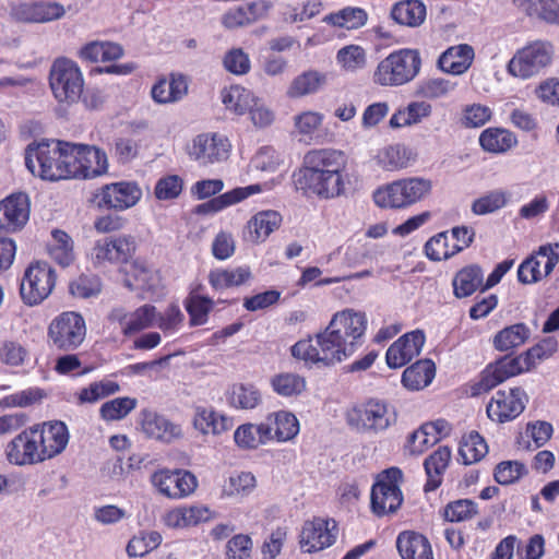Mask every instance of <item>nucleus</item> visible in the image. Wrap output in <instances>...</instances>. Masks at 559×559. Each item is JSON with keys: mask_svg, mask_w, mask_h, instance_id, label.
<instances>
[{"mask_svg": "<svg viewBox=\"0 0 559 559\" xmlns=\"http://www.w3.org/2000/svg\"><path fill=\"white\" fill-rule=\"evenodd\" d=\"M140 144L136 140L127 136H118L114 140L110 154L118 164H128L139 155Z\"/></svg>", "mask_w": 559, "mask_h": 559, "instance_id": "60", "label": "nucleus"}, {"mask_svg": "<svg viewBox=\"0 0 559 559\" xmlns=\"http://www.w3.org/2000/svg\"><path fill=\"white\" fill-rule=\"evenodd\" d=\"M421 58L416 49L401 48L382 59L372 74L374 84L384 87L402 86L412 82L419 73Z\"/></svg>", "mask_w": 559, "mask_h": 559, "instance_id": "6", "label": "nucleus"}, {"mask_svg": "<svg viewBox=\"0 0 559 559\" xmlns=\"http://www.w3.org/2000/svg\"><path fill=\"white\" fill-rule=\"evenodd\" d=\"M142 194L136 181L121 180L98 188L93 194V201L98 210L122 212L135 206Z\"/></svg>", "mask_w": 559, "mask_h": 559, "instance_id": "11", "label": "nucleus"}, {"mask_svg": "<svg viewBox=\"0 0 559 559\" xmlns=\"http://www.w3.org/2000/svg\"><path fill=\"white\" fill-rule=\"evenodd\" d=\"M484 272L478 264H469L459 270L453 280V294L456 298H466L477 290L481 292Z\"/></svg>", "mask_w": 559, "mask_h": 559, "instance_id": "32", "label": "nucleus"}, {"mask_svg": "<svg viewBox=\"0 0 559 559\" xmlns=\"http://www.w3.org/2000/svg\"><path fill=\"white\" fill-rule=\"evenodd\" d=\"M526 402L527 396L520 388L499 390L487 405V415L493 421L506 423L516 418L524 411Z\"/></svg>", "mask_w": 559, "mask_h": 559, "instance_id": "17", "label": "nucleus"}, {"mask_svg": "<svg viewBox=\"0 0 559 559\" xmlns=\"http://www.w3.org/2000/svg\"><path fill=\"white\" fill-rule=\"evenodd\" d=\"M335 540V534L329 527V522L314 519L304 524L300 534V546L305 552H316L331 546Z\"/></svg>", "mask_w": 559, "mask_h": 559, "instance_id": "26", "label": "nucleus"}, {"mask_svg": "<svg viewBox=\"0 0 559 559\" xmlns=\"http://www.w3.org/2000/svg\"><path fill=\"white\" fill-rule=\"evenodd\" d=\"M48 335L60 348H76L85 338L86 325L83 317L73 311H66L56 317L48 328Z\"/></svg>", "mask_w": 559, "mask_h": 559, "instance_id": "14", "label": "nucleus"}, {"mask_svg": "<svg viewBox=\"0 0 559 559\" xmlns=\"http://www.w3.org/2000/svg\"><path fill=\"white\" fill-rule=\"evenodd\" d=\"M518 144L516 135L508 129L490 127L479 135L480 147L488 153L503 154Z\"/></svg>", "mask_w": 559, "mask_h": 559, "instance_id": "36", "label": "nucleus"}, {"mask_svg": "<svg viewBox=\"0 0 559 559\" xmlns=\"http://www.w3.org/2000/svg\"><path fill=\"white\" fill-rule=\"evenodd\" d=\"M396 548L402 559H435L428 538L413 531L397 535Z\"/></svg>", "mask_w": 559, "mask_h": 559, "instance_id": "30", "label": "nucleus"}, {"mask_svg": "<svg viewBox=\"0 0 559 559\" xmlns=\"http://www.w3.org/2000/svg\"><path fill=\"white\" fill-rule=\"evenodd\" d=\"M31 201L25 192H13L0 201V233H16L28 222Z\"/></svg>", "mask_w": 559, "mask_h": 559, "instance_id": "15", "label": "nucleus"}, {"mask_svg": "<svg viewBox=\"0 0 559 559\" xmlns=\"http://www.w3.org/2000/svg\"><path fill=\"white\" fill-rule=\"evenodd\" d=\"M559 255L550 245L540 246L536 254L526 258L518 269V280L522 284H533L549 275Z\"/></svg>", "mask_w": 559, "mask_h": 559, "instance_id": "19", "label": "nucleus"}, {"mask_svg": "<svg viewBox=\"0 0 559 559\" xmlns=\"http://www.w3.org/2000/svg\"><path fill=\"white\" fill-rule=\"evenodd\" d=\"M326 83V75L319 71L309 70L297 75L290 83L287 95L298 98L317 93Z\"/></svg>", "mask_w": 559, "mask_h": 559, "instance_id": "46", "label": "nucleus"}, {"mask_svg": "<svg viewBox=\"0 0 559 559\" xmlns=\"http://www.w3.org/2000/svg\"><path fill=\"white\" fill-rule=\"evenodd\" d=\"M69 179H94L108 171V158L102 148L70 142Z\"/></svg>", "mask_w": 559, "mask_h": 559, "instance_id": "10", "label": "nucleus"}, {"mask_svg": "<svg viewBox=\"0 0 559 559\" xmlns=\"http://www.w3.org/2000/svg\"><path fill=\"white\" fill-rule=\"evenodd\" d=\"M431 114V105L426 102H412L405 108L397 109L390 119L392 128H402L419 123Z\"/></svg>", "mask_w": 559, "mask_h": 559, "instance_id": "48", "label": "nucleus"}, {"mask_svg": "<svg viewBox=\"0 0 559 559\" xmlns=\"http://www.w3.org/2000/svg\"><path fill=\"white\" fill-rule=\"evenodd\" d=\"M228 401L236 408L252 409L261 403L262 396L260 391L251 384H234Z\"/></svg>", "mask_w": 559, "mask_h": 559, "instance_id": "51", "label": "nucleus"}, {"mask_svg": "<svg viewBox=\"0 0 559 559\" xmlns=\"http://www.w3.org/2000/svg\"><path fill=\"white\" fill-rule=\"evenodd\" d=\"M554 46L548 40H533L518 49L507 64L508 73L521 80L538 75L551 64Z\"/></svg>", "mask_w": 559, "mask_h": 559, "instance_id": "8", "label": "nucleus"}, {"mask_svg": "<svg viewBox=\"0 0 559 559\" xmlns=\"http://www.w3.org/2000/svg\"><path fill=\"white\" fill-rule=\"evenodd\" d=\"M453 251V246L449 243V231H441L435 236H432L425 243V253L426 257L431 261H442L447 260L453 255L455 252Z\"/></svg>", "mask_w": 559, "mask_h": 559, "instance_id": "55", "label": "nucleus"}, {"mask_svg": "<svg viewBox=\"0 0 559 559\" xmlns=\"http://www.w3.org/2000/svg\"><path fill=\"white\" fill-rule=\"evenodd\" d=\"M49 86L58 103H76L84 88V78L79 64L67 58H56L49 71Z\"/></svg>", "mask_w": 559, "mask_h": 559, "instance_id": "7", "label": "nucleus"}, {"mask_svg": "<svg viewBox=\"0 0 559 559\" xmlns=\"http://www.w3.org/2000/svg\"><path fill=\"white\" fill-rule=\"evenodd\" d=\"M138 250L133 235L121 234L105 237L95 241L92 249L94 263L97 265H126L132 261Z\"/></svg>", "mask_w": 559, "mask_h": 559, "instance_id": "13", "label": "nucleus"}, {"mask_svg": "<svg viewBox=\"0 0 559 559\" xmlns=\"http://www.w3.org/2000/svg\"><path fill=\"white\" fill-rule=\"evenodd\" d=\"M69 289L71 295L79 298H90L100 293V278L95 274H81L73 280Z\"/></svg>", "mask_w": 559, "mask_h": 559, "instance_id": "62", "label": "nucleus"}, {"mask_svg": "<svg viewBox=\"0 0 559 559\" xmlns=\"http://www.w3.org/2000/svg\"><path fill=\"white\" fill-rule=\"evenodd\" d=\"M136 400L132 397H117L104 403L99 409L104 420H119L124 418L136 406Z\"/></svg>", "mask_w": 559, "mask_h": 559, "instance_id": "56", "label": "nucleus"}, {"mask_svg": "<svg viewBox=\"0 0 559 559\" xmlns=\"http://www.w3.org/2000/svg\"><path fill=\"white\" fill-rule=\"evenodd\" d=\"M141 426L146 437L169 444L183 438L179 424L153 411H143Z\"/></svg>", "mask_w": 559, "mask_h": 559, "instance_id": "21", "label": "nucleus"}, {"mask_svg": "<svg viewBox=\"0 0 559 559\" xmlns=\"http://www.w3.org/2000/svg\"><path fill=\"white\" fill-rule=\"evenodd\" d=\"M193 427L202 435H222L234 427V420L212 407L197 405L193 408Z\"/></svg>", "mask_w": 559, "mask_h": 559, "instance_id": "28", "label": "nucleus"}, {"mask_svg": "<svg viewBox=\"0 0 559 559\" xmlns=\"http://www.w3.org/2000/svg\"><path fill=\"white\" fill-rule=\"evenodd\" d=\"M183 305L189 316L190 325L198 326L207 322L209 314L213 311L215 302L211 297L192 290L185 299Z\"/></svg>", "mask_w": 559, "mask_h": 559, "instance_id": "44", "label": "nucleus"}, {"mask_svg": "<svg viewBox=\"0 0 559 559\" xmlns=\"http://www.w3.org/2000/svg\"><path fill=\"white\" fill-rule=\"evenodd\" d=\"M509 195L502 190H492L474 200L472 212L476 215H486L499 211L508 203Z\"/></svg>", "mask_w": 559, "mask_h": 559, "instance_id": "54", "label": "nucleus"}, {"mask_svg": "<svg viewBox=\"0 0 559 559\" xmlns=\"http://www.w3.org/2000/svg\"><path fill=\"white\" fill-rule=\"evenodd\" d=\"M403 473L397 467L383 471L371 490V509L378 516L395 512L403 502L400 484Z\"/></svg>", "mask_w": 559, "mask_h": 559, "instance_id": "12", "label": "nucleus"}, {"mask_svg": "<svg viewBox=\"0 0 559 559\" xmlns=\"http://www.w3.org/2000/svg\"><path fill=\"white\" fill-rule=\"evenodd\" d=\"M254 487V475L249 472H241L229 477L228 481L223 486V495L227 497L245 496L250 493Z\"/></svg>", "mask_w": 559, "mask_h": 559, "instance_id": "63", "label": "nucleus"}, {"mask_svg": "<svg viewBox=\"0 0 559 559\" xmlns=\"http://www.w3.org/2000/svg\"><path fill=\"white\" fill-rule=\"evenodd\" d=\"M368 16L365 9L348 5L326 14L322 21L334 28L355 31L367 24Z\"/></svg>", "mask_w": 559, "mask_h": 559, "instance_id": "35", "label": "nucleus"}, {"mask_svg": "<svg viewBox=\"0 0 559 559\" xmlns=\"http://www.w3.org/2000/svg\"><path fill=\"white\" fill-rule=\"evenodd\" d=\"M70 148V142L63 140L33 142L25 148V166L41 180H69Z\"/></svg>", "mask_w": 559, "mask_h": 559, "instance_id": "2", "label": "nucleus"}, {"mask_svg": "<svg viewBox=\"0 0 559 559\" xmlns=\"http://www.w3.org/2000/svg\"><path fill=\"white\" fill-rule=\"evenodd\" d=\"M450 459V449L448 447H440L425 460L424 466L427 474L425 491H433L441 485L442 474L444 473Z\"/></svg>", "mask_w": 559, "mask_h": 559, "instance_id": "41", "label": "nucleus"}, {"mask_svg": "<svg viewBox=\"0 0 559 559\" xmlns=\"http://www.w3.org/2000/svg\"><path fill=\"white\" fill-rule=\"evenodd\" d=\"M212 518V511L201 504L176 508L165 516V523L173 528H183L206 522Z\"/></svg>", "mask_w": 559, "mask_h": 559, "instance_id": "33", "label": "nucleus"}, {"mask_svg": "<svg viewBox=\"0 0 559 559\" xmlns=\"http://www.w3.org/2000/svg\"><path fill=\"white\" fill-rule=\"evenodd\" d=\"M435 374L436 367L432 360H418L404 370L402 383L409 390H421L432 382Z\"/></svg>", "mask_w": 559, "mask_h": 559, "instance_id": "40", "label": "nucleus"}, {"mask_svg": "<svg viewBox=\"0 0 559 559\" xmlns=\"http://www.w3.org/2000/svg\"><path fill=\"white\" fill-rule=\"evenodd\" d=\"M282 215L273 210L261 211L254 214L243 228V240L259 245L282 225Z\"/></svg>", "mask_w": 559, "mask_h": 559, "instance_id": "24", "label": "nucleus"}, {"mask_svg": "<svg viewBox=\"0 0 559 559\" xmlns=\"http://www.w3.org/2000/svg\"><path fill=\"white\" fill-rule=\"evenodd\" d=\"M338 325L343 334L349 340V346L361 345V338L367 329V319L364 313L346 309L333 316V326Z\"/></svg>", "mask_w": 559, "mask_h": 559, "instance_id": "31", "label": "nucleus"}, {"mask_svg": "<svg viewBox=\"0 0 559 559\" xmlns=\"http://www.w3.org/2000/svg\"><path fill=\"white\" fill-rule=\"evenodd\" d=\"M33 429L23 430L7 445L5 454L11 464L31 465L41 462Z\"/></svg>", "mask_w": 559, "mask_h": 559, "instance_id": "23", "label": "nucleus"}, {"mask_svg": "<svg viewBox=\"0 0 559 559\" xmlns=\"http://www.w3.org/2000/svg\"><path fill=\"white\" fill-rule=\"evenodd\" d=\"M189 91V78L180 72H170L159 76L151 88L156 104H174L183 99Z\"/></svg>", "mask_w": 559, "mask_h": 559, "instance_id": "20", "label": "nucleus"}, {"mask_svg": "<svg viewBox=\"0 0 559 559\" xmlns=\"http://www.w3.org/2000/svg\"><path fill=\"white\" fill-rule=\"evenodd\" d=\"M432 181L425 177H404L378 187L372 199L380 209L405 210L426 200Z\"/></svg>", "mask_w": 559, "mask_h": 559, "instance_id": "3", "label": "nucleus"}, {"mask_svg": "<svg viewBox=\"0 0 559 559\" xmlns=\"http://www.w3.org/2000/svg\"><path fill=\"white\" fill-rule=\"evenodd\" d=\"M272 390L282 397H296L305 392L306 379L294 372H280L271 377Z\"/></svg>", "mask_w": 559, "mask_h": 559, "instance_id": "47", "label": "nucleus"}, {"mask_svg": "<svg viewBox=\"0 0 559 559\" xmlns=\"http://www.w3.org/2000/svg\"><path fill=\"white\" fill-rule=\"evenodd\" d=\"M527 474L526 466L520 461H503L495 468V479L500 485H510Z\"/></svg>", "mask_w": 559, "mask_h": 559, "instance_id": "64", "label": "nucleus"}, {"mask_svg": "<svg viewBox=\"0 0 559 559\" xmlns=\"http://www.w3.org/2000/svg\"><path fill=\"white\" fill-rule=\"evenodd\" d=\"M551 352H510L481 372L480 380L472 388L473 395H479L493 389L510 377L528 371L536 359L550 357Z\"/></svg>", "mask_w": 559, "mask_h": 559, "instance_id": "5", "label": "nucleus"}, {"mask_svg": "<svg viewBox=\"0 0 559 559\" xmlns=\"http://www.w3.org/2000/svg\"><path fill=\"white\" fill-rule=\"evenodd\" d=\"M294 358L301 364L300 368L323 369L342 361L346 352H292Z\"/></svg>", "mask_w": 559, "mask_h": 559, "instance_id": "50", "label": "nucleus"}, {"mask_svg": "<svg viewBox=\"0 0 559 559\" xmlns=\"http://www.w3.org/2000/svg\"><path fill=\"white\" fill-rule=\"evenodd\" d=\"M221 97L226 109L239 116L247 114L258 99L250 90L240 85L223 88Z\"/></svg>", "mask_w": 559, "mask_h": 559, "instance_id": "42", "label": "nucleus"}, {"mask_svg": "<svg viewBox=\"0 0 559 559\" xmlns=\"http://www.w3.org/2000/svg\"><path fill=\"white\" fill-rule=\"evenodd\" d=\"M47 250L49 257L62 267L70 266L75 260L74 242L64 230L56 228L51 231Z\"/></svg>", "mask_w": 559, "mask_h": 559, "instance_id": "39", "label": "nucleus"}, {"mask_svg": "<svg viewBox=\"0 0 559 559\" xmlns=\"http://www.w3.org/2000/svg\"><path fill=\"white\" fill-rule=\"evenodd\" d=\"M81 60L87 62H111L123 56V48L112 41H91L78 52Z\"/></svg>", "mask_w": 559, "mask_h": 559, "instance_id": "38", "label": "nucleus"}, {"mask_svg": "<svg viewBox=\"0 0 559 559\" xmlns=\"http://www.w3.org/2000/svg\"><path fill=\"white\" fill-rule=\"evenodd\" d=\"M156 307L150 304L136 308L130 314L123 317L122 333L131 336L155 324Z\"/></svg>", "mask_w": 559, "mask_h": 559, "instance_id": "45", "label": "nucleus"}, {"mask_svg": "<svg viewBox=\"0 0 559 559\" xmlns=\"http://www.w3.org/2000/svg\"><path fill=\"white\" fill-rule=\"evenodd\" d=\"M474 59V48L468 44H459L449 47L439 56L437 67L443 73L462 75L472 67Z\"/></svg>", "mask_w": 559, "mask_h": 559, "instance_id": "25", "label": "nucleus"}, {"mask_svg": "<svg viewBox=\"0 0 559 559\" xmlns=\"http://www.w3.org/2000/svg\"><path fill=\"white\" fill-rule=\"evenodd\" d=\"M230 143L226 136L213 134H199L193 140L190 155L202 164H214L228 157Z\"/></svg>", "mask_w": 559, "mask_h": 559, "instance_id": "22", "label": "nucleus"}, {"mask_svg": "<svg viewBox=\"0 0 559 559\" xmlns=\"http://www.w3.org/2000/svg\"><path fill=\"white\" fill-rule=\"evenodd\" d=\"M207 280L214 292H225L248 284L252 280V272L249 265L216 267L210 271Z\"/></svg>", "mask_w": 559, "mask_h": 559, "instance_id": "27", "label": "nucleus"}, {"mask_svg": "<svg viewBox=\"0 0 559 559\" xmlns=\"http://www.w3.org/2000/svg\"><path fill=\"white\" fill-rule=\"evenodd\" d=\"M512 2L532 19L559 25L558 0H512Z\"/></svg>", "mask_w": 559, "mask_h": 559, "instance_id": "37", "label": "nucleus"}, {"mask_svg": "<svg viewBox=\"0 0 559 559\" xmlns=\"http://www.w3.org/2000/svg\"><path fill=\"white\" fill-rule=\"evenodd\" d=\"M152 484L165 497L179 499L192 493L198 481L195 476L181 469H160L152 475Z\"/></svg>", "mask_w": 559, "mask_h": 559, "instance_id": "16", "label": "nucleus"}, {"mask_svg": "<svg viewBox=\"0 0 559 559\" xmlns=\"http://www.w3.org/2000/svg\"><path fill=\"white\" fill-rule=\"evenodd\" d=\"M344 417L353 431L376 436L395 425L397 414L386 401L370 397L347 408Z\"/></svg>", "mask_w": 559, "mask_h": 559, "instance_id": "4", "label": "nucleus"}, {"mask_svg": "<svg viewBox=\"0 0 559 559\" xmlns=\"http://www.w3.org/2000/svg\"><path fill=\"white\" fill-rule=\"evenodd\" d=\"M261 191L262 188L260 185H250L247 187L235 188L230 191L219 194L218 197L212 198L207 202L197 205L195 213L202 215L217 213L228 206L246 200L253 194L260 193Z\"/></svg>", "mask_w": 559, "mask_h": 559, "instance_id": "29", "label": "nucleus"}, {"mask_svg": "<svg viewBox=\"0 0 559 559\" xmlns=\"http://www.w3.org/2000/svg\"><path fill=\"white\" fill-rule=\"evenodd\" d=\"M296 189L307 198L329 201L347 197L353 188L347 170V157L338 150L308 151L301 165L293 174Z\"/></svg>", "mask_w": 559, "mask_h": 559, "instance_id": "1", "label": "nucleus"}, {"mask_svg": "<svg viewBox=\"0 0 559 559\" xmlns=\"http://www.w3.org/2000/svg\"><path fill=\"white\" fill-rule=\"evenodd\" d=\"M57 283L55 269L46 261H34L25 269L20 283V296L26 306L40 305Z\"/></svg>", "mask_w": 559, "mask_h": 559, "instance_id": "9", "label": "nucleus"}, {"mask_svg": "<svg viewBox=\"0 0 559 559\" xmlns=\"http://www.w3.org/2000/svg\"><path fill=\"white\" fill-rule=\"evenodd\" d=\"M267 8V3L260 0L229 9L223 15L222 24L229 29L242 27L257 21L264 12H266Z\"/></svg>", "mask_w": 559, "mask_h": 559, "instance_id": "34", "label": "nucleus"}, {"mask_svg": "<svg viewBox=\"0 0 559 559\" xmlns=\"http://www.w3.org/2000/svg\"><path fill=\"white\" fill-rule=\"evenodd\" d=\"M271 415L275 428L274 436L277 441H289L298 435L299 421L293 413L280 411Z\"/></svg>", "mask_w": 559, "mask_h": 559, "instance_id": "53", "label": "nucleus"}, {"mask_svg": "<svg viewBox=\"0 0 559 559\" xmlns=\"http://www.w3.org/2000/svg\"><path fill=\"white\" fill-rule=\"evenodd\" d=\"M185 314L177 304H170L163 312H156L155 323L164 334H174L179 331L183 324Z\"/></svg>", "mask_w": 559, "mask_h": 559, "instance_id": "61", "label": "nucleus"}, {"mask_svg": "<svg viewBox=\"0 0 559 559\" xmlns=\"http://www.w3.org/2000/svg\"><path fill=\"white\" fill-rule=\"evenodd\" d=\"M391 16L401 25L416 27L426 19V7L419 0L401 1L393 5Z\"/></svg>", "mask_w": 559, "mask_h": 559, "instance_id": "43", "label": "nucleus"}, {"mask_svg": "<svg viewBox=\"0 0 559 559\" xmlns=\"http://www.w3.org/2000/svg\"><path fill=\"white\" fill-rule=\"evenodd\" d=\"M488 453L485 439L476 431H472L461 443L460 455L466 465L480 461Z\"/></svg>", "mask_w": 559, "mask_h": 559, "instance_id": "52", "label": "nucleus"}, {"mask_svg": "<svg viewBox=\"0 0 559 559\" xmlns=\"http://www.w3.org/2000/svg\"><path fill=\"white\" fill-rule=\"evenodd\" d=\"M185 181L178 175H166L160 177L154 187V195L159 201L177 199L183 190Z\"/></svg>", "mask_w": 559, "mask_h": 559, "instance_id": "57", "label": "nucleus"}, {"mask_svg": "<svg viewBox=\"0 0 559 559\" xmlns=\"http://www.w3.org/2000/svg\"><path fill=\"white\" fill-rule=\"evenodd\" d=\"M160 542L162 536L155 531L141 533L129 540L127 545V552L130 557H143L151 550L155 549Z\"/></svg>", "mask_w": 559, "mask_h": 559, "instance_id": "58", "label": "nucleus"}, {"mask_svg": "<svg viewBox=\"0 0 559 559\" xmlns=\"http://www.w3.org/2000/svg\"><path fill=\"white\" fill-rule=\"evenodd\" d=\"M119 390V384L111 380L93 382L87 388L80 391L79 401L81 404L95 403L100 399L115 394Z\"/></svg>", "mask_w": 559, "mask_h": 559, "instance_id": "59", "label": "nucleus"}, {"mask_svg": "<svg viewBox=\"0 0 559 559\" xmlns=\"http://www.w3.org/2000/svg\"><path fill=\"white\" fill-rule=\"evenodd\" d=\"M531 330L525 323H515L499 331L495 338L496 349H515L530 338Z\"/></svg>", "mask_w": 559, "mask_h": 559, "instance_id": "49", "label": "nucleus"}, {"mask_svg": "<svg viewBox=\"0 0 559 559\" xmlns=\"http://www.w3.org/2000/svg\"><path fill=\"white\" fill-rule=\"evenodd\" d=\"M38 444L40 460L52 459L60 454L69 442V431L62 421H49L32 427Z\"/></svg>", "mask_w": 559, "mask_h": 559, "instance_id": "18", "label": "nucleus"}]
</instances>
